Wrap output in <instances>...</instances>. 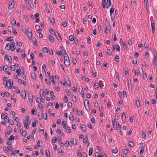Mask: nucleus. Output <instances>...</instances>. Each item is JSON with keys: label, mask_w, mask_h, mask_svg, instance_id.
Wrapping results in <instances>:
<instances>
[{"label": "nucleus", "mask_w": 157, "mask_h": 157, "mask_svg": "<svg viewBox=\"0 0 157 157\" xmlns=\"http://www.w3.org/2000/svg\"><path fill=\"white\" fill-rule=\"evenodd\" d=\"M105 33H108L110 31L111 28L109 22L107 20L105 21Z\"/></svg>", "instance_id": "f257e3e1"}, {"label": "nucleus", "mask_w": 157, "mask_h": 157, "mask_svg": "<svg viewBox=\"0 0 157 157\" xmlns=\"http://www.w3.org/2000/svg\"><path fill=\"white\" fill-rule=\"evenodd\" d=\"M8 30L10 33H13V34L15 35L17 34V32L15 30L13 29L12 26H9L8 27Z\"/></svg>", "instance_id": "f03ea898"}, {"label": "nucleus", "mask_w": 157, "mask_h": 157, "mask_svg": "<svg viewBox=\"0 0 157 157\" xmlns=\"http://www.w3.org/2000/svg\"><path fill=\"white\" fill-rule=\"evenodd\" d=\"M33 95L32 93L30 92L28 94V99L30 101V103L31 105L32 104L33 100Z\"/></svg>", "instance_id": "7ed1b4c3"}, {"label": "nucleus", "mask_w": 157, "mask_h": 157, "mask_svg": "<svg viewBox=\"0 0 157 157\" xmlns=\"http://www.w3.org/2000/svg\"><path fill=\"white\" fill-rule=\"evenodd\" d=\"M14 3L13 1L11 0L10 1L8 5V9H12L14 7Z\"/></svg>", "instance_id": "20e7f679"}, {"label": "nucleus", "mask_w": 157, "mask_h": 157, "mask_svg": "<svg viewBox=\"0 0 157 157\" xmlns=\"http://www.w3.org/2000/svg\"><path fill=\"white\" fill-rule=\"evenodd\" d=\"M112 122L113 124V128L115 129H117L118 127L117 126V122L116 121L115 119H113Z\"/></svg>", "instance_id": "39448f33"}, {"label": "nucleus", "mask_w": 157, "mask_h": 157, "mask_svg": "<svg viewBox=\"0 0 157 157\" xmlns=\"http://www.w3.org/2000/svg\"><path fill=\"white\" fill-rule=\"evenodd\" d=\"M7 83H8L9 84V86L8 87V88L10 89L12 88L11 86L13 84V81L11 79H10L7 81Z\"/></svg>", "instance_id": "423d86ee"}, {"label": "nucleus", "mask_w": 157, "mask_h": 157, "mask_svg": "<svg viewBox=\"0 0 157 157\" xmlns=\"http://www.w3.org/2000/svg\"><path fill=\"white\" fill-rule=\"evenodd\" d=\"M5 58L10 63H11L12 59L10 56H7L6 54L5 55Z\"/></svg>", "instance_id": "0eeeda50"}, {"label": "nucleus", "mask_w": 157, "mask_h": 157, "mask_svg": "<svg viewBox=\"0 0 157 157\" xmlns=\"http://www.w3.org/2000/svg\"><path fill=\"white\" fill-rule=\"evenodd\" d=\"M1 118L2 119H7V121H8L7 122H9V119L8 117L7 116V115H5V114L3 113H2V114Z\"/></svg>", "instance_id": "6e6552de"}, {"label": "nucleus", "mask_w": 157, "mask_h": 157, "mask_svg": "<svg viewBox=\"0 0 157 157\" xmlns=\"http://www.w3.org/2000/svg\"><path fill=\"white\" fill-rule=\"evenodd\" d=\"M19 132L21 133L22 135L23 136H25L26 135V132L25 131H23L22 129L21 128L19 129Z\"/></svg>", "instance_id": "1a4fd4ad"}, {"label": "nucleus", "mask_w": 157, "mask_h": 157, "mask_svg": "<svg viewBox=\"0 0 157 157\" xmlns=\"http://www.w3.org/2000/svg\"><path fill=\"white\" fill-rule=\"evenodd\" d=\"M151 27L152 33H154L155 30V24L153 21H151Z\"/></svg>", "instance_id": "9d476101"}, {"label": "nucleus", "mask_w": 157, "mask_h": 157, "mask_svg": "<svg viewBox=\"0 0 157 157\" xmlns=\"http://www.w3.org/2000/svg\"><path fill=\"white\" fill-rule=\"evenodd\" d=\"M84 106L86 109V107L88 108H89V101L88 100H85L84 103Z\"/></svg>", "instance_id": "9b49d317"}, {"label": "nucleus", "mask_w": 157, "mask_h": 157, "mask_svg": "<svg viewBox=\"0 0 157 157\" xmlns=\"http://www.w3.org/2000/svg\"><path fill=\"white\" fill-rule=\"evenodd\" d=\"M54 33L57 39L58 40H61V37L59 34L58 32L56 33L54 32Z\"/></svg>", "instance_id": "f8f14e48"}, {"label": "nucleus", "mask_w": 157, "mask_h": 157, "mask_svg": "<svg viewBox=\"0 0 157 157\" xmlns=\"http://www.w3.org/2000/svg\"><path fill=\"white\" fill-rule=\"evenodd\" d=\"M65 82L66 83V84L69 86H71V82L70 81L67 77L65 78Z\"/></svg>", "instance_id": "ddd939ff"}, {"label": "nucleus", "mask_w": 157, "mask_h": 157, "mask_svg": "<svg viewBox=\"0 0 157 157\" xmlns=\"http://www.w3.org/2000/svg\"><path fill=\"white\" fill-rule=\"evenodd\" d=\"M8 129L9 130V132H6L5 133L6 135H9L10 134V132L12 131V129L10 126H8Z\"/></svg>", "instance_id": "4468645a"}, {"label": "nucleus", "mask_w": 157, "mask_h": 157, "mask_svg": "<svg viewBox=\"0 0 157 157\" xmlns=\"http://www.w3.org/2000/svg\"><path fill=\"white\" fill-rule=\"evenodd\" d=\"M11 47V45L9 43H7L5 49L6 50H8L10 49V48Z\"/></svg>", "instance_id": "2eb2a0df"}, {"label": "nucleus", "mask_w": 157, "mask_h": 157, "mask_svg": "<svg viewBox=\"0 0 157 157\" xmlns=\"http://www.w3.org/2000/svg\"><path fill=\"white\" fill-rule=\"evenodd\" d=\"M48 37L49 38L50 41L51 42H52V43H53L54 42V38L51 35H48Z\"/></svg>", "instance_id": "dca6fc26"}, {"label": "nucleus", "mask_w": 157, "mask_h": 157, "mask_svg": "<svg viewBox=\"0 0 157 157\" xmlns=\"http://www.w3.org/2000/svg\"><path fill=\"white\" fill-rule=\"evenodd\" d=\"M64 60H67L68 59H69V58L67 54L66 53V52L64 51Z\"/></svg>", "instance_id": "f3484780"}, {"label": "nucleus", "mask_w": 157, "mask_h": 157, "mask_svg": "<svg viewBox=\"0 0 157 157\" xmlns=\"http://www.w3.org/2000/svg\"><path fill=\"white\" fill-rule=\"evenodd\" d=\"M65 65L67 66H69L70 64V61L69 59L65 60L64 61Z\"/></svg>", "instance_id": "a211bd4d"}, {"label": "nucleus", "mask_w": 157, "mask_h": 157, "mask_svg": "<svg viewBox=\"0 0 157 157\" xmlns=\"http://www.w3.org/2000/svg\"><path fill=\"white\" fill-rule=\"evenodd\" d=\"M107 2L106 7L109 8L111 5V0H107Z\"/></svg>", "instance_id": "6ab92c4d"}, {"label": "nucleus", "mask_w": 157, "mask_h": 157, "mask_svg": "<svg viewBox=\"0 0 157 157\" xmlns=\"http://www.w3.org/2000/svg\"><path fill=\"white\" fill-rule=\"evenodd\" d=\"M136 105L138 107H139L140 106V102L138 100V98H136Z\"/></svg>", "instance_id": "aec40b11"}, {"label": "nucleus", "mask_w": 157, "mask_h": 157, "mask_svg": "<svg viewBox=\"0 0 157 157\" xmlns=\"http://www.w3.org/2000/svg\"><path fill=\"white\" fill-rule=\"evenodd\" d=\"M25 91H23L22 92H21V96L24 99H25L26 98V93Z\"/></svg>", "instance_id": "412c9836"}, {"label": "nucleus", "mask_w": 157, "mask_h": 157, "mask_svg": "<svg viewBox=\"0 0 157 157\" xmlns=\"http://www.w3.org/2000/svg\"><path fill=\"white\" fill-rule=\"evenodd\" d=\"M40 94L41 97V98L42 99H43L45 98L44 95V91H42V92H40Z\"/></svg>", "instance_id": "4be33fe9"}, {"label": "nucleus", "mask_w": 157, "mask_h": 157, "mask_svg": "<svg viewBox=\"0 0 157 157\" xmlns=\"http://www.w3.org/2000/svg\"><path fill=\"white\" fill-rule=\"evenodd\" d=\"M36 130L35 129H34L33 130L31 134V136L33 138V139H34V135L35 134L36 132Z\"/></svg>", "instance_id": "5701e85b"}, {"label": "nucleus", "mask_w": 157, "mask_h": 157, "mask_svg": "<svg viewBox=\"0 0 157 157\" xmlns=\"http://www.w3.org/2000/svg\"><path fill=\"white\" fill-rule=\"evenodd\" d=\"M28 36L29 37V39H31L32 38V31L29 32L28 35Z\"/></svg>", "instance_id": "b1692460"}, {"label": "nucleus", "mask_w": 157, "mask_h": 157, "mask_svg": "<svg viewBox=\"0 0 157 157\" xmlns=\"http://www.w3.org/2000/svg\"><path fill=\"white\" fill-rule=\"evenodd\" d=\"M42 118H44L45 120H46L47 119V115L45 112V113H42Z\"/></svg>", "instance_id": "393cba45"}, {"label": "nucleus", "mask_w": 157, "mask_h": 157, "mask_svg": "<svg viewBox=\"0 0 157 157\" xmlns=\"http://www.w3.org/2000/svg\"><path fill=\"white\" fill-rule=\"evenodd\" d=\"M72 144H73L75 145H77V141H76V140L74 139V138H73L72 140Z\"/></svg>", "instance_id": "a878e982"}, {"label": "nucleus", "mask_w": 157, "mask_h": 157, "mask_svg": "<svg viewBox=\"0 0 157 157\" xmlns=\"http://www.w3.org/2000/svg\"><path fill=\"white\" fill-rule=\"evenodd\" d=\"M81 128L83 131H85V130H86V126L84 124H81Z\"/></svg>", "instance_id": "bb28decb"}, {"label": "nucleus", "mask_w": 157, "mask_h": 157, "mask_svg": "<svg viewBox=\"0 0 157 157\" xmlns=\"http://www.w3.org/2000/svg\"><path fill=\"white\" fill-rule=\"evenodd\" d=\"M19 150H13L12 153V155H13V156H15L16 155L15 153H18L19 152Z\"/></svg>", "instance_id": "cd10ccee"}, {"label": "nucleus", "mask_w": 157, "mask_h": 157, "mask_svg": "<svg viewBox=\"0 0 157 157\" xmlns=\"http://www.w3.org/2000/svg\"><path fill=\"white\" fill-rule=\"evenodd\" d=\"M57 140V138L56 136H54L52 139V144L55 143Z\"/></svg>", "instance_id": "c85d7f7f"}, {"label": "nucleus", "mask_w": 157, "mask_h": 157, "mask_svg": "<svg viewBox=\"0 0 157 157\" xmlns=\"http://www.w3.org/2000/svg\"><path fill=\"white\" fill-rule=\"evenodd\" d=\"M24 127L26 128L27 129H28L29 127L28 126V122L27 121H24Z\"/></svg>", "instance_id": "c756f323"}, {"label": "nucleus", "mask_w": 157, "mask_h": 157, "mask_svg": "<svg viewBox=\"0 0 157 157\" xmlns=\"http://www.w3.org/2000/svg\"><path fill=\"white\" fill-rule=\"evenodd\" d=\"M45 154L47 157H50V152L49 150H46L45 151Z\"/></svg>", "instance_id": "7c9ffc66"}, {"label": "nucleus", "mask_w": 157, "mask_h": 157, "mask_svg": "<svg viewBox=\"0 0 157 157\" xmlns=\"http://www.w3.org/2000/svg\"><path fill=\"white\" fill-rule=\"evenodd\" d=\"M66 122L65 121H63L62 122L63 128H66Z\"/></svg>", "instance_id": "2f4dec72"}, {"label": "nucleus", "mask_w": 157, "mask_h": 157, "mask_svg": "<svg viewBox=\"0 0 157 157\" xmlns=\"http://www.w3.org/2000/svg\"><path fill=\"white\" fill-rule=\"evenodd\" d=\"M102 5L103 7L105 8V0H102Z\"/></svg>", "instance_id": "473e14b6"}, {"label": "nucleus", "mask_w": 157, "mask_h": 157, "mask_svg": "<svg viewBox=\"0 0 157 157\" xmlns=\"http://www.w3.org/2000/svg\"><path fill=\"white\" fill-rule=\"evenodd\" d=\"M3 70L5 72H6L8 70V68L6 66H4L3 67Z\"/></svg>", "instance_id": "72a5a7b5"}, {"label": "nucleus", "mask_w": 157, "mask_h": 157, "mask_svg": "<svg viewBox=\"0 0 157 157\" xmlns=\"http://www.w3.org/2000/svg\"><path fill=\"white\" fill-rule=\"evenodd\" d=\"M31 76L33 79H35L36 78V74L34 73H32Z\"/></svg>", "instance_id": "f704fd0d"}, {"label": "nucleus", "mask_w": 157, "mask_h": 157, "mask_svg": "<svg viewBox=\"0 0 157 157\" xmlns=\"http://www.w3.org/2000/svg\"><path fill=\"white\" fill-rule=\"evenodd\" d=\"M43 52L45 53H47L48 52V49L47 47H45L43 48Z\"/></svg>", "instance_id": "c9c22d12"}, {"label": "nucleus", "mask_w": 157, "mask_h": 157, "mask_svg": "<svg viewBox=\"0 0 157 157\" xmlns=\"http://www.w3.org/2000/svg\"><path fill=\"white\" fill-rule=\"evenodd\" d=\"M134 146L133 143L132 141H129L128 142V146L133 147Z\"/></svg>", "instance_id": "e433bc0d"}, {"label": "nucleus", "mask_w": 157, "mask_h": 157, "mask_svg": "<svg viewBox=\"0 0 157 157\" xmlns=\"http://www.w3.org/2000/svg\"><path fill=\"white\" fill-rule=\"evenodd\" d=\"M125 117L126 116L124 113H123L122 114L121 119L123 120H125Z\"/></svg>", "instance_id": "4c0bfd02"}, {"label": "nucleus", "mask_w": 157, "mask_h": 157, "mask_svg": "<svg viewBox=\"0 0 157 157\" xmlns=\"http://www.w3.org/2000/svg\"><path fill=\"white\" fill-rule=\"evenodd\" d=\"M69 38L70 41H72L74 40V37L73 36L71 35L69 36Z\"/></svg>", "instance_id": "58836bf2"}, {"label": "nucleus", "mask_w": 157, "mask_h": 157, "mask_svg": "<svg viewBox=\"0 0 157 157\" xmlns=\"http://www.w3.org/2000/svg\"><path fill=\"white\" fill-rule=\"evenodd\" d=\"M107 52L109 56H111L112 54V52L109 49H107Z\"/></svg>", "instance_id": "ea45409f"}, {"label": "nucleus", "mask_w": 157, "mask_h": 157, "mask_svg": "<svg viewBox=\"0 0 157 157\" xmlns=\"http://www.w3.org/2000/svg\"><path fill=\"white\" fill-rule=\"evenodd\" d=\"M14 136H13V135H11L10 137L8 139V140H14Z\"/></svg>", "instance_id": "a19ab883"}, {"label": "nucleus", "mask_w": 157, "mask_h": 157, "mask_svg": "<svg viewBox=\"0 0 157 157\" xmlns=\"http://www.w3.org/2000/svg\"><path fill=\"white\" fill-rule=\"evenodd\" d=\"M93 148H90L89 152V155L90 156L92 155L93 152Z\"/></svg>", "instance_id": "79ce46f5"}, {"label": "nucleus", "mask_w": 157, "mask_h": 157, "mask_svg": "<svg viewBox=\"0 0 157 157\" xmlns=\"http://www.w3.org/2000/svg\"><path fill=\"white\" fill-rule=\"evenodd\" d=\"M95 156L96 157H103L102 155H100L99 153L98 152L95 153Z\"/></svg>", "instance_id": "37998d69"}, {"label": "nucleus", "mask_w": 157, "mask_h": 157, "mask_svg": "<svg viewBox=\"0 0 157 157\" xmlns=\"http://www.w3.org/2000/svg\"><path fill=\"white\" fill-rule=\"evenodd\" d=\"M11 70L14 71L15 69V66L13 65H12L10 67Z\"/></svg>", "instance_id": "c03bdc74"}, {"label": "nucleus", "mask_w": 157, "mask_h": 157, "mask_svg": "<svg viewBox=\"0 0 157 157\" xmlns=\"http://www.w3.org/2000/svg\"><path fill=\"white\" fill-rule=\"evenodd\" d=\"M144 147H142L141 148L140 151V154H142L144 151Z\"/></svg>", "instance_id": "a18cd8bd"}, {"label": "nucleus", "mask_w": 157, "mask_h": 157, "mask_svg": "<svg viewBox=\"0 0 157 157\" xmlns=\"http://www.w3.org/2000/svg\"><path fill=\"white\" fill-rule=\"evenodd\" d=\"M49 19L51 23H54L55 22L54 19L53 18H49Z\"/></svg>", "instance_id": "49530a36"}, {"label": "nucleus", "mask_w": 157, "mask_h": 157, "mask_svg": "<svg viewBox=\"0 0 157 157\" xmlns=\"http://www.w3.org/2000/svg\"><path fill=\"white\" fill-rule=\"evenodd\" d=\"M72 99L73 101L74 102H75L76 101V96L73 95L72 96Z\"/></svg>", "instance_id": "de8ad7c7"}, {"label": "nucleus", "mask_w": 157, "mask_h": 157, "mask_svg": "<svg viewBox=\"0 0 157 157\" xmlns=\"http://www.w3.org/2000/svg\"><path fill=\"white\" fill-rule=\"evenodd\" d=\"M8 147H3L4 151L6 153L7 152H8Z\"/></svg>", "instance_id": "09e8293b"}, {"label": "nucleus", "mask_w": 157, "mask_h": 157, "mask_svg": "<svg viewBox=\"0 0 157 157\" xmlns=\"http://www.w3.org/2000/svg\"><path fill=\"white\" fill-rule=\"evenodd\" d=\"M16 45L17 46H21L22 45V44L21 42L18 41L17 42Z\"/></svg>", "instance_id": "8fccbe9b"}, {"label": "nucleus", "mask_w": 157, "mask_h": 157, "mask_svg": "<svg viewBox=\"0 0 157 157\" xmlns=\"http://www.w3.org/2000/svg\"><path fill=\"white\" fill-rule=\"evenodd\" d=\"M69 118L70 120L73 121L74 119L73 115L72 114H70L69 116Z\"/></svg>", "instance_id": "3c124183"}, {"label": "nucleus", "mask_w": 157, "mask_h": 157, "mask_svg": "<svg viewBox=\"0 0 157 157\" xmlns=\"http://www.w3.org/2000/svg\"><path fill=\"white\" fill-rule=\"evenodd\" d=\"M81 157H87V155L85 152H82L81 155Z\"/></svg>", "instance_id": "603ef678"}, {"label": "nucleus", "mask_w": 157, "mask_h": 157, "mask_svg": "<svg viewBox=\"0 0 157 157\" xmlns=\"http://www.w3.org/2000/svg\"><path fill=\"white\" fill-rule=\"evenodd\" d=\"M112 152L113 153L116 154L117 152V149L116 148L113 149L112 150Z\"/></svg>", "instance_id": "864d4df0"}, {"label": "nucleus", "mask_w": 157, "mask_h": 157, "mask_svg": "<svg viewBox=\"0 0 157 157\" xmlns=\"http://www.w3.org/2000/svg\"><path fill=\"white\" fill-rule=\"evenodd\" d=\"M115 59L116 60V61L118 63L120 61L119 57L117 55H116L115 56Z\"/></svg>", "instance_id": "5fc2aeb1"}, {"label": "nucleus", "mask_w": 157, "mask_h": 157, "mask_svg": "<svg viewBox=\"0 0 157 157\" xmlns=\"http://www.w3.org/2000/svg\"><path fill=\"white\" fill-rule=\"evenodd\" d=\"M114 12V9L113 7H112L110 8V14L111 16H112V15Z\"/></svg>", "instance_id": "6e6d98bb"}, {"label": "nucleus", "mask_w": 157, "mask_h": 157, "mask_svg": "<svg viewBox=\"0 0 157 157\" xmlns=\"http://www.w3.org/2000/svg\"><path fill=\"white\" fill-rule=\"evenodd\" d=\"M11 47L10 48V49L11 51H13L16 49L15 45L11 46Z\"/></svg>", "instance_id": "4d7b16f0"}, {"label": "nucleus", "mask_w": 157, "mask_h": 157, "mask_svg": "<svg viewBox=\"0 0 157 157\" xmlns=\"http://www.w3.org/2000/svg\"><path fill=\"white\" fill-rule=\"evenodd\" d=\"M22 52H24V54H23L22 55V58L23 59H25V58L26 56V54H25V51H22Z\"/></svg>", "instance_id": "13d9d810"}, {"label": "nucleus", "mask_w": 157, "mask_h": 157, "mask_svg": "<svg viewBox=\"0 0 157 157\" xmlns=\"http://www.w3.org/2000/svg\"><path fill=\"white\" fill-rule=\"evenodd\" d=\"M128 150L127 148H124V151H123V153L124 154H126L128 153Z\"/></svg>", "instance_id": "bf43d9fd"}, {"label": "nucleus", "mask_w": 157, "mask_h": 157, "mask_svg": "<svg viewBox=\"0 0 157 157\" xmlns=\"http://www.w3.org/2000/svg\"><path fill=\"white\" fill-rule=\"evenodd\" d=\"M94 87L95 89H97L99 87V84L98 83L96 82L94 84Z\"/></svg>", "instance_id": "052dcab7"}, {"label": "nucleus", "mask_w": 157, "mask_h": 157, "mask_svg": "<svg viewBox=\"0 0 157 157\" xmlns=\"http://www.w3.org/2000/svg\"><path fill=\"white\" fill-rule=\"evenodd\" d=\"M11 24L15 26L16 24V21L14 19H13L11 22Z\"/></svg>", "instance_id": "680f3d73"}, {"label": "nucleus", "mask_w": 157, "mask_h": 157, "mask_svg": "<svg viewBox=\"0 0 157 157\" xmlns=\"http://www.w3.org/2000/svg\"><path fill=\"white\" fill-rule=\"evenodd\" d=\"M37 116L39 118V119L40 120H41L42 119V116H41L40 113H38L37 114Z\"/></svg>", "instance_id": "e2e57ef3"}, {"label": "nucleus", "mask_w": 157, "mask_h": 157, "mask_svg": "<svg viewBox=\"0 0 157 157\" xmlns=\"http://www.w3.org/2000/svg\"><path fill=\"white\" fill-rule=\"evenodd\" d=\"M116 50L118 52L120 51V48L119 45H116Z\"/></svg>", "instance_id": "0e129e2a"}, {"label": "nucleus", "mask_w": 157, "mask_h": 157, "mask_svg": "<svg viewBox=\"0 0 157 157\" xmlns=\"http://www.w3.org/2000/svg\"><path fill=\"white\" fill-rule=\"evenodd\" d=\"M56 54L59 56H60L62 54L61 52V51H58L56 52Z\"/></svg>", "instance_id": "69168bd1"}, {"label": "nucleus", "mask_w": 157, "mask_h": 157, "mask_svg": "<svg viewBox=\"0 0 157 157\" xmlns=\"http://www.w3.org/2000/svg\"><path fill=\"white\" fill-rule=\"evenodd\" d=\"M66 92L67 95L69 96L71 94V92L69 90H66Z\"/></svg>", "instance_id": "338daca9"}, {"label": "nucleus", "mask_w": 157, "mask_h": 157, "mask_svg": "<svg viewBox=\"0 0 157 157\" xmlns=\"http://www.w3.org/2000/svg\"><path fill=\"white\" fill-rule=\"evenodd\" d=\"M141 135L144 138H145L146 137V134L145 132H143L142 133Z\"/></svg>", "instance_id": "774afa93"}]
</instances>
